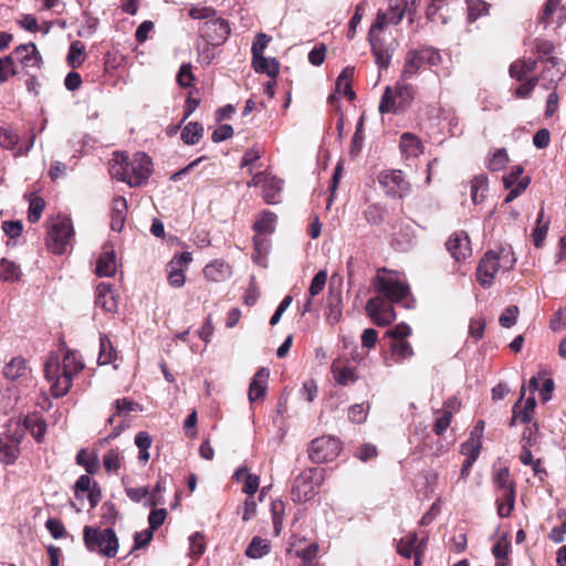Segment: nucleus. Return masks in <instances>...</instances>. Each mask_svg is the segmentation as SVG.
Returning <instances> with one entry per match:
<instances>
[{
	"mask_svg": "<svg viewBox=\"0 0 566 566\" xmlns=\"http://www.w3.org/2000/svg\"><path fill=\"white\" fill-rule=\"evenodd\" d=\"M84 368L77 355L67 349L61 360L57 355H51L44 367L46 379L51 382V394L55 398L65 396L71 386L74 375Z\"/></svg>",
	"mask_w": 566,
	"mask_h": 566,
	"instance_id": "nucleus-1",
	"label": "nucleus"
},
{
	"mask_svg": "<svg viewBox=\"0 0 566 566\" xmlns=\"http://www.w3.org/2000/svg\"><path fill=\"white\" fill-rule=\"evenodd\" d=\"M269 376L270 371L268 368H260L255 373L249 387V399L251 402L264 397Z\"/></svg>",
	"mask_w": 566,
	"mask_h": 566,
	"instance_id": "nucleus-22",
	"label": "nucleus"
},
{
	"mask_svg": "<svg viewBox=\"0 0 566 566\" xmlns=\"http://www.w3.org/2000/svg\"><path fill=\"white\" fill-rule=\"evenodd\" d=\"M364 13H365V3L361 2L356 7L354 15L352 17V19L349 21L348 32H347V36L349 39H353L355 36L356 28L360 23L363 17H364Z\"/></svg>",
	"mask_w": 566,
	"mask_h": 566,
	"instance_id": "nucleus-60",
	"label": "nucleus"
},
{
	"mask_svg": "<svg viewBox=\"0 0 566 566\" xmlns=\"http://www.w3.org/2000/svg\"><path fill=\"white\" fill-rule=\"evenodd\" d=\"M507 163V155L504 149L496 150L488 163V168L492 171L501 170Z\"/></svg>",
	"mask_w": 566,
	"mask_h": 566,
	"instance_id": "nucleus-61",
	"label": "nucleus"
},
{
	"mask_svg": "<svg viewBox=\"0 0 566 566\" xmlns=\"http://www.w3.org/2000/svg\"><path fill=\"white\" fill-rule=\"evenodd\" d=\"M270 552V544L266 539L261 537H253L249 546L247 547L245 554L250 558H261L268 555Z\"/></svg>",
	"mask_w": 566,
	"mask_h": 566,
	"instance_id": "nucleus-38",
	"label": "nucleus"
},
{
	"mask_svg": "<svg viewBox=\"0 0 566 566\" xmlns=\"http://www.w3.org/2000/svg\"><path fill=\"white\" fill-rule=\"evenodd\" d=\"M354 72L355 69L353 66H346L342 71L336 80L335 93L329 96V101H334L336 98V94L344 95L350 101L355 98V92L352 87Z\"/></svg>",
	"mask_w": 566,
	"mask_h": 566,
	"instance_id": "nucleus-19",
	"label": "nucleus"
},
{
	"mask_svg": "<svg viewBox=\"0 0 566 566\" xmlns=\"http://www.w3.org/2000/svg\"><path fill=\"white\" fill-rule=\"evenodd\" d=\"M388 24H390L388 13L386 11L379 10L377 12L375 22L369 29L368 36L381 35V32Z\"/></svg>",
	"mask_w": 566,
	"mask_h": 566,
	"instance_id": "nucleus-52",
	"label": "nucleus"
},
{
	"mask_svg": "<svg viewBox=\"0 0 566 566\" xmlns=\"http://www.w3.org/2000/svg\"><path fill=\"white\" fill-rule=\"evenodd\" d=\"M488 10V3L482 0H471L468 2V18L470 21L476 20L481 15L485 14Z\"/></svg>",
	"mask_w": 566,
	"mask_h": 566,
	"instance_id": "nucleus-51",
	"label": "nucleus"
},
{
	"mask_svg": "<svg viewBox=\"0 0 566 566\" xmlns=\"http://www.w3.org/2000/svg\"><path fill=\"white\" fill-rule=\"evenodd\" d=\"M327 281V272L325 270L318 271L313 277L308 293L311 297L318 295L325 287Z\"/></svg>",
	"mask_w": 566,
	"mask_h": 566,
	"instance_id": "nucleus-54",
	"label": "nucleus"
},
{
	"mask_svg": "<svg viewBox=\"0 0 566 566\" xmlns=\"http://www.w3.org/2000/svg\"><path fill=\"white\" fill-rule=\"evenodd\" d=\"M390 348L396 363H401L413 356V349L406 339L392 340Z\"/></svg>",
	"mask_w": 566,
	"mask_h": 566,
	"instance_id": "nucleus-32",
	"label": "nucleus"
},
{
	"mask_svg": "<svg viewBox=\"0 0 566 566\" xmlns=\"http://www.w3.org/2000/svg\"><path fill=\"white\" fill-rule=\"evenodd\" d=\"M84 52L85 46L81 41H74L71 43L67 62L73 69L78 67L84 62Z\"/></svg>",
	"mask_w": 566,
	"mask_h": 566,
	"instance_id": "nucleus-44",
	"label": "nucleus"
},
{
	"mask_svg": "<svg viewBox=\"0 0 566 566\" xmlns=\"http://www.w3.org/2000/svg\"><path fill=\"white\" fill-rule=\"evenodd\" d=\"M203 126L198 122H189L181 132V140L186 145H196L203 136Z\"/></svg>",
	"mask_w": 566,
	"mask_h": 566,
	"instance_id": "nucleus-29",
	"label": "nucleus"
},
{
	"mask_svg": "<svg viewBox=\"0 0 566 566\" xmlns=\"http://www.w3.org/2000/svg\"><path fill=\"white\" fill-rule=\"evenodd\" d=\"M333 375L337 384L347 386L356 380L354 370L350 367L332 366Z\"/></svg>",
	"mask_w": 566,
	"mask_h": 566,
	"instance_id": "nucleus-47",
	"label": "nucleus"
},
{
	"mask_svg": "<svg viewBox=\"0 0 566 566\" xmlns=\"http://www.w3.org/2000/svg\"><path fill=\"white\" fill-rule=\"evenodd\" d=\"M14 57L27 74L32 70L40 69L42 62L41 55L32 42L17 46Z\"/></svg>",
	"mask_w": 566,
	"mask_h": 566,
	"instance_id": "nucleus-13",
	"label": "nucleus"
},
{
	"mask_svg": "<svg viewBox=\"0 0 566 566\" xmlns=\"http://www.w3.org/2000/svg\"><path fill=\"white\" fill-rule=\"evenodd\" d=\"M19 457V448L17 443L6 444L0 449V459L7 463H13Z\"/></svg>",
	"mask_w": 566,
	"mask_h": 566,
	"instance_id": "nucleus-63",
	"label": "nucleus"
},
{
	"mask_svg": "<svg viewBox=\"0 0 566 566\" xmlns=\"http://www.w3.org/2000/svg\"><path fill=\"white\" fill-rule=\"evenodd\" d=\"M101 553L107 557H114L118 552V539L113 528H105L99 541Z\"/></svg>",
	"mask_w": 566,
	"mask_h": 566,
	"instance_id": "nucleus-25",
	"label": "nucleus"
},
{
	"mask_svg": "<svg viewBox=\"0 0 566 566\" xmlns=\"http://www.w3.org/2000/svg\"><path fill=\"white\" fill-rule=\"evenodd\" d=\"M374 285L381 294L380 296L390 303H399L410 294L409 285L386 269L378 271L374 279Z\"/></svg>",
	"mask_w": 566,
	"mask_h": 566,
	"instance_id": "nucleus-4",
	"label": "nucleus"
},
{
	"mask_svg": "<svg viewBox=\"0 0 566 566\" xmlns=\"http://www.w3.org/2000/svg\"><path fill=\"white\" fill-rule=\"evenodd\" d=\"M189 555L195 558L200 557L206 549L203 535L199 532L193 533L189 537Z\"/></svg>",
	"mask_w": 566,
	"mask_h": 566,
	"instance_id": "nucleus-49",
	"label": "nucleus"
},
{
	"mask_svg": "<svg viewBox=\"0 0 566 566\" xmlns=\"http://www.w3.org/2000/svg\"><path fill=\"white\" fill-rule=\"evenodd\" d=\"M406 8L402 3H396V1L390 0L389 9L386 11L388 13L389 23L396 25L398 24L405 17Z\"/></svg>",
	"mask_w": 566,
	"mask_h": 566,
	"instance_id": "nucleus-58",
	"label": "nucleus"
},
{
	"mask_svg": "<svg viewBox=\"0 0 566 566\" xmlns=\"http://www.w3.org/2000/svg\"><path fill=\"white\" fill-rule=\"evenodd\" d=\"M117 357L116 350L109 338L105 334L99 336L98 364L106 365L113 363Z\"/></svg>",
	"mask_w": 566,
	"mask_h": 566,
	"instance_id": "nucleus-30",
	"label": "nucleus"
},
{
	"mask_svg": "<svg viewBox=\"0 0 566 566\" xmlns=\"http://www.w3.org/2000/svg\"><path fill=\"white\" fill-rule=\"evenodd\" d=\"M45 527L55 539L62 538L66 535V530L60 520L49 518L45 523Z\"/></svg>",
	"mask_w": 566,
	"mask_h": 566,
	"instance_id": "nucleus-62",
	"label": "nucleus"
},
{
	"mask_svg": "<svg viewBox=\"0 0 566 566\" xmlns=\"http://www.w3.org/2000/svg\"><path fill=\"white\" fill-rule=\"evenodd\" d=\"M401 108H403V106L397 102L392 88L387 86L379 103V112L381 114L397 113Z\"/></svg>",
	"mask_w": 566,
	"mask_h": 566,
	"instance_id": "nucleus-35",
	"label": "nucleus"
},
{
	"mask_svg": "<svg viewBox=\"0 0 566 566\" xmlns=\"http://www.w3.org/2000/svg\"><path fill=\"white\" fill-rule=\"evenodd\" d=\"M446 247L457 261L464 260L471 255L470 239L463 231L453 233L447 241Z\"/></svg>",
	"mask_w": 566,
	"mask_h": 566,
	"instance_id": "nucleus-15",
	"label": "nucleus"
},
{
	"mask_svg": "<svg viewBox=\"0 0 566 566\" xmlns=\"http://www.w3.org/2000/svg\"><path fill=\"white\" fill-rule=\"evenodd\" d=\"M369 403L361 402L356 403L349 407L348 409V419L354 423H363L366 421L368 412H369Z\"/></svg>",
	"mask_w": 566,
	"mask_h": 566,
	"instance_id": "nucleus-46",
	"label": "nucleus"
},
{
	"mask_svg": "<svg viewBox=\"0 0 566 566\" xmlns=\"http://www.w3.org/2000/svg\"><path fill=\"white\" fill-rule=\"evenodd\" d=\"M24 427L31 432L34 439L41 442L46 432V423L39 415H29L24 418Z\"/></svg>",
	"mask_w": 566,
	"mask_h": 566,
	"instance_id": "nucleus-27",
	"label": "nucleus"
},
{
	"mask_svg": "<svg viewBox=\"0 0 566 566\" xmlns=\"http://www.w3.org/2000/svg\"><path fill=\"white\" fill-rule=\"evenodd\" d=\"M203 273L211 281H221L229 275L230 271L229 265L224 262L213 261L205 268Z\"/></svg>",
	"mask_w": 566,
	"mask_h": 566,
	"instance_id": "nucleus-36",
	"label": "nucleus"
},
{
	"mask_svg": "<svg viewBox=\"0 0 566 566\" xmlns=\"http://www.w3.org/2000/svg\"><path fill=\"white\" fill-rule=\"evenodd\" d=\"M516 259L511 249L488 251L480 260L476 269V280L484 289L493 285L497 274H504L513 270Z\"/></svg>",
	"mask_w": 566,
	"mask_h": 566,
	"instance_id": "nucleus-3",
	"label": "nucleus"
},
{
	"mask_svg": "<svg viewBox=\"0 0 566 566\" xmlns=\"http://www.w3.org/2000/svg\"><path fill=\"white\" fill-rule=\"evenodd\" d=\"M191 253L182 252L175 255L168 264V281L174 287H181L185 284L186 276L184 266H187L191 262Z\"/></svg>",
	"mask_w": 566,
	"mask_h": 566,
	"instance_id": "nucleus-14",
	"label": "nucleus"
},
{
	"mask_svg": "<svg viewBox=\"0 0 566 566\" xmlns=\"http://www.w3.org/2000/svg\"><path fill=\"white\" fill-rule=\"evenodd\" d=\"M521 398L518 400V402L516 403L517 405V412H518V416H520V422H523V423H526V422H530L532 420V412L534 411V408L536 406V400L533 396L528 397L524 405L522 407H520V402L521 400L523 399L524 395H525V391H526V387L523 386L522 387V390H521Z\"/></svg>",
	"mask_w": 566,
	"mask_h": 566,
	"instance_id": "nucleus-40",
	"label": "nucleus"
},
{
	"mask_svg": "<svg viewBox=\"0 0 566 566\" xmlns=\"http://www.w3.org/2000/svg\"><path fill=\"white\" fill-rule=\"evenodd\" d=\"M386 334L392 338V340L406 339L411 334V327L405 323H400L387 331Z\"/></svg>",
	"mask_w": 566,
	"mask_h": 566,
	"instance_id": "nucleus-64",
	"label": "nucleus"
},
{
	"mask_svg": "<svg viewBox=\"0 0 566 566\" xmlns=\"http://www.w3.org/2000/svg\"><path fill=\"white\" fill-rule=\"evenodd\" d=\"M271 514L273 521L274 535L279 536L283 526V517L285 514V504L281 500H273L271 503Z\"/></svg>",
	"mask_w": 566,
	"mask_h": 566,
	"instance_id": "nucleus-39",
	"label": "nucleus"
},
{
	"mask_svg": "<svg viewBox=\"0 0 566 566\" xmlns=\"http://www.w3.org/2000/svg\"><path fill=\"white\" fill-rule=\"evenodd\" d=\"M27 370V361L21 357L12 358L3 367V376L9 380H15L24 375Z\"/></svg>",
	"mask_w": 566,
	"mask_h": 566,
	"instance_id": "nucleus-31",
	"label": "nucleus"
},
{
	"mask_svg": "<svg viewBox=\"0 0 566 566\" xmlns=\"http://www.w3.org/2000/svg\"><path fill=\"white\" fill-rule=\"evenodd\" d=\"M377 179L387 196L403 198L410 192V185L400 169L384 170Z\"/></svg>",
	"mask_w": 566,
	"mask_h": 566,
	"instance_id": "nucleus-7",
	"label": "nucleus"
},
{
	"mask_svg": "<svg viewBox=\"0 0 566 566\" xmlns=\"http://www.w3.org/2000/svg\"><path fill=\"white\" fill-rule=\"evenodd\" d=\"M109 168L112 177L139 187L147 181L151 174V159L145 153H136L132 159L124 154H116Z\"/></svg>",
	"mask_w": 566,
	"mask_h": 566,
	"instance_id": "nucleus-2",
	"label": "nucleus"
},
{
	"mask_svg": "<svg viewBox=\"0 0 566 566\" xmlns=\"http://www.w3.org/2000/svg\"><path fill=\"white\" fill-rule=\"evenodd\" d=\"M233 478L238 482H243L242 491L245 494L253 495L260 485V479L255 474H251L248 472L245 468H240L234 472Z\"/></svg>",
	"mask_w": 566,
	"mask_h": 566,
	"instance_id": "nucleus-26",
	"label": "nucleus"
},
{
	"mask_svg": "<svg viewBox=\"0 0 566 566\" xmlns=\"http://www.w3.org/2000/svg\"><path fill=\"white\" fill-rule=\"evenodd\" d=\"M73 235L70 220L54 221L48 231V248L54 254H62Z\"/></svg>",
	"mask_w": 566,
	"mask_h": 566,
	"instance_id": "nucleus-9",
	"label": "nucleus"
},
{
	"mask_svg": "<svg viewBox=\"0 0 566 566\" xmlns=\"http://www.w3.org/2000/svg\"><path fill=\"white\" fill-rule=\"evenodd\" d=\"M424 64V60L421 55L420 50H411L407 53L403 69L401 71V78H412L421 66Z\"/></svg>",
	"mask_w": 566,
	"mask_h": 566,
	"instance_id": "nucleus-23",
	"label": "nucleus"
},
{
	"mask_svg": "<svg viewBox=\"0 0 566 566\" xmlns=\"http://www.w3.org/2000/svg\"><path fill=\"white\" fill-rule=\"evenodd\" d=\"M549 228V220L544 218V209L538 212L536 227L533 231L534 245L541 248L546 239Z\"/></svg>",
	"mask_w": 566,
	"mask_h": 566,
	"instance_id": "nucleus-33",
	"label": "nucleus"
},
{
	"mask_svg": "<svg viewBox=\"0 0 566 566\" xmlns=\"http://www.w3.org/2000/svg\"><path fill=\"white\" fill-rule=\"evenodd\" d=\"M123 455L117 449H111L103 457L104 469L108 473H117L122 467Z\"/></svg>",
	"mask_w": 566,
	"mask_h": 566,
	"instance_id": "nucleus-42",
	"label": "nucleus"
},
{
	"mask_svg": "<svg viewBox=\"0 0 566 566\" xmlns=\"http://www.w3.org/2000/svg\"><path fill=\"white\" fill-rule=\"evenodd\" d=\"M342 450V443L334 437H319L311 442L308 457L315 463L329 462L336 459Z\"/></svg>",
	"mask_w": 566,
	"mask_h": 566,
	"instance_id": "nucleus-6",
	"label": "nucleus"
},
{
	"mask_svg": "<svg viewBox=\"0 0 566 566\" xmlns=\"http://www.w3.org/2000/svg\"><path fill=\"white\" fill-rule=\"evenodd\" d=\"M76 463L85 468L88 474H94L98 468V458L96 454H88L82 449L76 454Z\"/></svg>",
	"mask_w": 566,
	"mask_h": 566,
	"instance_id": "nucleus-45",
	"label": "nucleus"
},
{
	"mask_svg": "<svg viewBox=\"0 0 566 566\" xmlns=\"http://www.w3.org/2000/svg\"><path fill=\"white\" fill-rule=\"evenodd\" d=\"M399 149L406 159H410L423 154L424 146L418 136L407 132L400 136Z\"/></svg>",
	"mask_w": 566,
	"mask_h": 566,
	"instance_id": "nucleus-18",
	"label": "nucleus"
},
{
	"mask_svg": "<svg viewBox=\"0 0 566 566\" xmlns=\"http://www.w3.org/2000/svg\"><path fill=\"white\" fill-rule=\"evenodd\" d=\"M276 219L277 217L274 212L264 210L253 228L259 233H272L275 229Z\"/></svg>",
	"mask_w": 566,
	"mask_h": 566,
	"instance_id": "nucleus-37",
	"label": "nucleus"
},
{
	"mask_svg": "<svg viewBox=\"0 0 566 566\" xmlns=\"http://www.w3.org/2000/svg\"><path fill=\"white\" fill-rule=\"evenodd\" d=\"M322 469L311 468L301 472L294 480L291 494L294 502H306L316 493L322 479Z\"/></svg>",
	"mask_w": 566,
	"mask_h": 566,
	"instance_id": "nucleus-5",
	"label": "nucleus"
},
{
	"mask_svg": "<svg viewBox=\"0 0 566 566\" xmlns=\"http://www.w3.org/2000/svg\"><path fill=\"white\" fill-rule=\"evenodd\" d=\"M95 304L108 313L117 311L118 302L111 284L103 282L97 285Z\"/></svg>",
	"mask_w": 566,
	"mask_h": 566,
	"instance_id": "nucleus-17",
	"label": "nucleus"
},
{
	"mask_svg": "<svg viewBox=\"0 0 566 566\" xmlns=\"http://www.w3.org/2000/svg\"><path fill=\"white\" fill-rule=\"evenodd\" d=\"M488 191V178L484 175L475 176L471 181V199L474 205L481 203Z\"/></svg>",
	"mask_w": 566,
	"mask_h": 566,
	"instance_id": "nucleus-34",
	"label": "nucleus"
},
{
	"mask_svg": "<svg viewBox=\"0 0 566 566\" xmlns=\"http://www.w3.org/2000/svg\"><path fill=\"white\" fill-rule=\"evenodd\" d=\"M396 99H400V105L408 104L412 98V87L407 84L397 83L392 88Z\"/></svg>",
	"mask_w": 566,
	"mask_h": 566,
	"instance_id": "nucleus-59",
	"label": "nucleus"
},
{
	"mask_svg": "<svg viewBox=\"0 0 566 566\" xmlns=\"http://www.w3.org/2000/svg\"><path fill=\"white\" fill-rule=\"evenodd\" d=\"M44 207H45V202L41 197L31 198L29 211H28V220L31 223L38 222L41 218Z\"/></svg>",
	"mask_w": 566,
	"mask_h": 566,
	"instance_id": "nucleus-50",
	"label": "nucleus"
},
{
	"mask_svg": "<svg viewBox=\"0 0 566 566\" xmlns=\"http://www.w3.org/2000/svg\"><path fill=\"white\" fill-rule=\"evenodd\" d=\"M481 449V441L480 438H471L469 441L464 442L461 446V452L467 455V459H476L479 458Z\"/></svg>",
	"mask_w": 566,
	"mask_h": 566,
	"instance_id": "nucleus-57",
	"label": "nucleus"
},
{
	"mask_svg": "<svg viewBox=\"0 0 566 566\" xmlns=\"http://www.w3.org/2000/svg\"><path fill=\"white\" fill-rule=\"evenodd\" d=\"M433 412L437 416L433 423V432L437 436H441L450 426L452 415H450V411H441L440 409H437Z\"/></svg>",
	"mask_w": 566,
	"mask_h": 566,
	"instance_id": "nucleus-48",
	"label": "nucleus"
},
{
	"mask_svg": "<svg viewBox=\"0 0 566 566\" xmlns=\"http://www.w3.org/2000/svg\"><path fill=\"white\" fill-rule=\"evenodd\" d=\"M518 307L516 305H510L505 308L503 314L500 316V325L504 328H510L515 325L518 316Z\"/></svg>",
	"mask_w": 566,
	"mask_h": 566,
	"instance_id": "nucleus-55",
	"label": "nucleus"
},
{
	"mask_svg": "<svg viewBox=\"0 0 566 566\" xmlns=\"http://www.w3.org/2000/svg\"><path fill=\"white\" fill-rule=\"evenodd\" d=\"M493 481L499 491L503 492V499L507 502L506 509L503 502L499 504L497 514L501 517H507L511 515L515 504V484L510 478L509 469H500L494 474Z\"/></svg>",
	"mask_w": 566,
	"mask_h": 566,
	"instance_id": "nucleus-8",
	"label": "nucleus"
},
{
	"mask_svg": "<svg viewBox=\"0 0 566 566\" xmlns=\"http://www.w3.org/2000/svg\"><path fill=\"white\" fill-rule=\"evenodd\" d=\"M416 542L417 535L415 533L408 535L407 538H401L397 545V552L401 556L410 558L413 554Z\"/></svg>",
	"mask_w": 566,
	"mask_h": 566,
	"instance_id": "nucleus-53",
	"label": "nucleus"
},
{
	"mask_svg": "<svg viewBox=\"0 0 566 566\" xmlns=\"http://www.w3.org/2000/svg\"><path fill=\"white\" fill-rule=\"evenodd\" d=\"M19 142L18 135L9 127H0V146L13 149Z\"/></svg>",
	"mask_w": 566,
	"mask_h": 566,
	"instance_id": "nucleus-56",
	"label": "nucleus"
},
{
	"mask_svg": "<svg viewBox=\"0 0 566 566\" xmlns=\"http://www.w3.org/2000/svg\"><path fill=\"white\" fill-rule=\"evenodd\" d=\"M365 310L373 322L378 326L389 325L396 318V312L392 305L382 296H375L370 298L367 302Z\"/></svg>",
	"mask_w": 566,
	"mask_h": 566,
	"instance_id": "nucleus-10",
	"label": "nucleus"
},
{
	"mask_svg": "<svg viewBox=\"0 0 566 566\" xmlns=\"http://www.w3.org/2000/svg\"><path fill=\"white\" fill-rule=\"evenodd\" d=\"M375 63L380 70H387L396 51L395 42L387 43L381 35L368 36Z\"/></svg>",
	"mask_w": 566,
	"mask_h": 566,
	"instance_id": "nucleus-11",
	"label": "nucleus"
},
{
	"mask_svg": "<svg viewBox=\"0 0 566 566\" xmlns=\"http://www.w3.org/2000/svg\"><path fill=\"white\" fill-rule=\"evenodd\" d=\"M340 302L342 298L339 293L329 295L326 308V317L331 324L337 323L342 317Z\"/></svg>",
	"mask_w": 566,
	"mask_h": 566,
	"instance_id": "nucleus-43",
	"label": "nucleus"
},
{
	"mask_svg": "<svg viewBox=\"0 0 566 566\" xmlns=\"http://www.w3.org/2000/svg\"><path fill=\"white\" fill-rule=\"evenodd\" d=\"M252 66L255 72L264 73L270 77H275L280 71V64L274 57H265L263 55L253 57Z\"/></svg>",
	"mask_w": 566,
	"mask_h": 566,
	"instance_id": "nucleus-24",
	"label": "nucleus"
},
{
	"mask_svg": "<svg viewBox=\"0 0 566 566\" xmlns=\"http://www.w3.org/2000/svg\"><path fill=\"white\" fill-rule=\"evenodd\" d=\"M116 253L112 244L104 245V252L99 255L96 262L95 273L99 277H109L116 273Z\"/></svg>",
	"mask_w": 566,
	"mask_h": 566,
	"instance_id": "nucleus-16",
	"label": "nucleus"
},
{
	"mask_svg": "<svg viewBox=\"0 0 566 566\" xmlns=\"http://www.w3.org/2000/svg\"><path fill=\"white\" fill-rule=\"evenodd\" d=\"M202 36L212 45L222 44L230 34L228 21L221 18H214L206 21L200 28Z\"/></svg>",
	"mask_w": 566,
	"mask_h": 566,
	"instance_id": "nucleus-12",
	"label": "nucleus"
},
{
	"mask_svg": "<svg viewBox=\"0 0 566 566\" xmlns=\"http://www.w3.org/2000/svg\"><path fill=\"white\" fill-rule=\"evenodd\" d=\"M21 276V270L18 264L8 259L0 261V279L3 281H18Z\"/></svg>",
	"mask_w": 566,
	"mask_h": 566,
	"instance_id": "nucleus-41",
	"label": "nucleus"
},
{
	"mask_svg": "<svg viewBox=\"0 0 566 566\" xmlns=\"http://www.w3.org/2000/svg\"><path fill=\"white\" fill-rule=\"evenodd\" d=\"M536 69V61L533 59H524L515 61L510 66L511 77L523 81L526 75Z\"/></svg>",
	"mask_w": 566,
	"mask_h": 566,
	"instance_id": "nucleus-28",
	"label": "nucleus"
},
{
	"mask_svg": "<svg viewBox=\"0 0 566 566\" xmlns=\"http://www.w3.org/2000/svg\"><path fill=\"white\" fill-rule=\"evenodd\" d=\"M263 188V199L268 205H276L281 201L280 195L283 188V180L272 176L271 174H266L265 179L262 185Z\"/></svg>",
	"mask_w": 566,
	"mask_h": 566,
	"instance_id": "nucleus-20",
	"label": "nucleus"
},
{
	"mask_svg": "<svg viewBox=\"0 0 566 566\" xmlns=\"http://www.w3.org/2000/svg\"><path fill=\"white\" fill-rule=\"evenodd\" d=\"M128 205L124 197H116L113 200L111 213V229L120 232L124 228Z\"/></svg>",
	"mask_w": 566,
	"mask_h": 566,
	"instance_id": "nucleus-21",
	"label": "nucleus"
}]
</instances>
